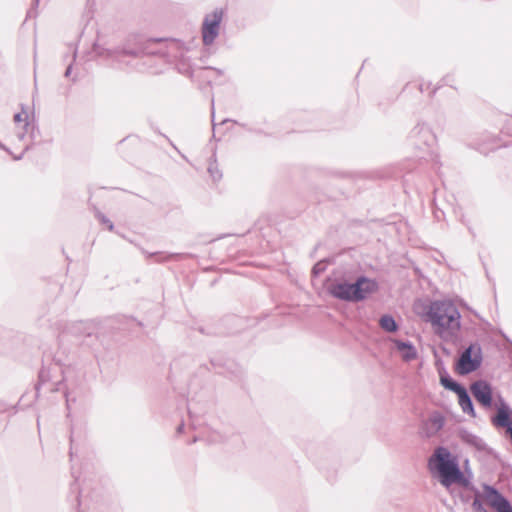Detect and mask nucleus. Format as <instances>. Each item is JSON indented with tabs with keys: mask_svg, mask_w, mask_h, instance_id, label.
I'll return each mask as SVG.
<instances>
[{
	"mask_svg": "<svg viewBox=\"0 0 512 512\" xmlns=\"http://www.w3.org/2000/svg\"><path fill=\"white\" fill-rule=\"evenodd\" d=\"M377 288V283L365 276H360L354 283L337 282L331 284L330 294L340 300L359 302L366 299Z\"/></svg>",
	"mask_w": 512,
	"mask_h": 512,
	"instance_id": "obj_4",
	"label": "nucleus"
},
{
	"mask_svg": "<svg viewBox=\"0 0 512 512\" xmlns=\"http://www.w3.org/2000/svg\"><path fill=\"white\" fill-rule=\"evenodd\" d=\"M470 391L476 401L486 409L493 405L492 387L486 380H477L470 385Z\"/></svg>",
	"mask_w": 512,
	"mask_h": 512,
	"instance_id": "obj_8",
	"label": "nucleus"
},
{
	"mask_svg": "<svg viewBox=\"0 0 512 512\" xmlns=\"http://www.w3.org/2000/svg\"><path fill=\"white\" fill-rule=\"evenodd\" d=\"M65 397H66V406H67V409L70 410V402H71V399L69 398V395L67 393H65Z\"/></svg>",
	"mask_w": 512,
	"mask_h": 512,
	"instance_id": "obj_30",
	"label": "nucleus"
},
{
	"mask_svg": "<svg viewBox=\"0 0 512 512\" xmlns=\"http://www.w3.org/2000/svg\"><path fill=\"white\" fill-rule=\"evenodd\" d=\"M438 158H439V157H438V155H433V156H432V160H433L435 163H437V164L439 163Z\"/></svg>",
	"mask_w": 512,
	"mask_h": 512,
	"instance_id": "obj_32",
	"label": "nucleus"
},
{
	"mask_svg": "<svg viewBox=\"0 0 512 512\" xmlns=\"http://www.w3.org/2000/svg\"><path fill=\"white\" fill-rule=\"evenodd\" d=\"M160 41L161 39H149L144 41L141 37L132 35L122 46L115 49H104L95 44L94 51L98 56L106 57L113 61H120L125 56L137 58L143 55H155L156 52L150 50L149 45Z\"/></svg>",
	"mask_w": 512,
	"mask_h": 512,
	"instance_id": "obj_3",
	"label": "nucleus"
},
{
	"mask_svg": "<svg viewBox=\"0 0 512 512\" xmlns=\"http://www.w3.org/2000/svg\"><path fill=\"white\" fill-rule=\"evenodd\" d=\"M96 217L102 224L106 225L110 231L114 229V224L112 223V221L108 217H106L102 212L97 210Z\"/></svg>",
	"mask_w": 512,
	"mask_h": 512,
	"instance_id": "obj_22",
	"label": "nucleus"
},
{
	"mask_svg": "<svg viewBox=\"0 0 512 512\" xmlns=\"http://www.w3.org/2000/svg\"><path fill=\"white\" fill-rule=\"evenodd\" d=\"M324 270V266L321 263H317L313 266L312 272L315 276L319 275Z\"/></svg>",
	"mask_w": 512,
	"mask_h": 512,
	"instance_id": "obj_26",
	"label": "nucleus"
},
{
	"mask_svg": "<svg viewBox=\"0 0 512 512\" xmlns=\"http://www.w3.org/2000/svg\"><path fill=\"white\" fill-rule=\"evenodd\" d=\"M199 440V438L197 436H195L192 440V442H197Z\"/></svg>",
	"mask_w": 512,
	"mask_h": 512,
	"instance_id": "obj_35",
	"label": "nucleus"
},
{
	"mask_svg": "<svg viewBox=\"0 0 512 512\" xmlns=\"http://www.w3.org/2000/svg\"><path fill=\"white\" fill-rule=\"evenodd\" d=\"M145 254L147 255L148 258L155 257L156 262H158V263H164L171 259L180 257L179 254H165L162 252H154V253L145 252Z\"/></svg>",
	"mask_w": 512,
	"mask_h": 512,
	"instance_id": "obj_19",
	"label": "nucleus"
},
{
	"mask_svg": "<svg viewBox=\"0 0 512 512\" xmlns=\"http://www.w3.org/2000/svg\"><path fill=\"white\" fill-rule=\"evenodd\" d=\"M424 89H425V84H423V83H422V84H420V85H419V90H420L421 92H424Z\"/></svg>",
	"mask_w": 512,
	"mask_h": 512,
	"instance_id": "obj_33",
	"label": "nucleus"
},
{
	"mask_svg": "<svg viewBox=\"0 0 512 512\" xmlns=\"http://www.w3.org/2000/svg\"><path fill=\"white\" fill-rule=\"evenodd\" d=\"M49 380V371H47L46 369L42 368L39 372V383L36 385V390L38 391L39 390V386L41 384H44L45 382H47Z\"/></svg>",
	"mask_w": 512,
	"mask_h": 512,
	"instance_id": "obj_24",
	"label": "nucleus"
},
{
	"mask_svg": "<svg viewBox=\"0 0 512 512\" xmlns=\"http://www.w3.org/2000/svg\"><path fill=\"white\" fill-rule=\"evenodd\" d=\"M76 55H77V51L75 50L74 53H73V60H75Z\"/></svg>",
	"mask_w": 512,
	"mask_h": 512,
	"instance_id": "obj_36",
	"label": "nucleus"
},
{
	"mask_svg": "<svg viewBox=\"0 0 512 512\" xmlns=\"http://www.w3.org/2000/svg\"><path fill=\"white\" fill-rule=\"evenodd\" d=\"M210 73H216L218 75L222 74L221 70L219 69L207 67L198 69L197 71L193 72L192 76L205 81L208 85H211V77L209 75Z\"/></svg>",
	"mask_w": 512,
	"mask_h": 512,
	"instance_id": "obj_17",
	"label": "nucleus"
},
{
	"mask_svg": "<svg viewBox=\"0 0 512 512\" xmlns=\"http://www.w3.org/2000/svg\"><path fill=\"white\" fill-rule=\"evenodd\" d=\"M461 439H462L465 443H467V444H469V445H471V446L475 447V448H476L477 450H479V451H484V450H486L487 445H486V443L484 442V440H483L482 438H480L479 436H477V435H475V434L471 433V432H468V431H466V430L462 431V433H461Z\"/></svg>",
	"mask_w": 512,
	"mask_h": 512,
	"instance_id": "obj_16",
	"label": "nucleus"
},
{
	"mask_svg": "<svg viewBox=\"0 0 512 512\" xmlns=\"http://www.w3.org/2000/svg\"><path fill=\"white\" fill-rule=\"evenodd\" d=\"M223 16L222 8H216L205 16L202 25V40L205 46L212 45L218 37Z\"/></svg>",
	"mask_w": 512,
	"mask_h": 512,
	"instance_id": "obj_6",
	"label": "nucleus"
},
{
	"mask_svg": "<svg viewBox=\"0 0 512 512\" xmlns=\"http://www.w3.org/2000/svg\"><path fill=\"white\" fill-rule=\"evenodd\" d=\"M458 399H459V405L462 409V411L471 417H475V409L474 404L472 402V399L466 390V388H463L461 391L457 393Z\"/></svg>",
	"mask_w": 512,
	"mask_h": 512,
	"instance_id": "obj_14",
	"label": "nucleus"
},
{
	"mask_svg": "<svg viewBox=\"0 0 512 512\" xmlns=\"http://www.w3.org/2000/svg\"><path fill=\"white\" fill-rule=\"evenodd\" d=\"M183 429H184V423H183V422H181V423L178 425V427H177L176 431H177V433H178V434H180V433H182V432H183Z\"/></svg>",
	"mask_w": 512,
	"mask_h": 512,
	"instance_id": "obj_29",
	"label": "nucleus"
},
{
	"mask_svg": "<svg viewBox=\"0 0 512 512\" xmlns=\"http://www.w3.org/2000/svg\"><path fill=\"white\" fill-rule=\"evenodd\" d=\"M71 72H72V63L68 65V67L66 68V71H65V77H69L71 75Z\"/></svg>",
	"mask_w": 512,
	"mask_h": 512,
	"instance_id": "obj_27",
	"label": "nucleus"
},
{
	"mask_svg": "<svg viewBox=\"0 0 512 512\" xmlns=\"http://www.w3.org/2000/svg\"><path fill=\"white\" fill-rule=\"evenodd\" d=\"M482 360L483 355L480 344L477 342L472 343L461 353L456 364V371L460 375H468L481 366Z\"/></svg>",
	"mask_w": 512,
	"mask_h": 512,
	"instance_id": "obj_5",
	"label": "nucleus"
},
{
	"mask_svg": "<svg viewBox=\"0 0 512 512\" xmlns=\"http://www.w3.org/2000/svg\"><path fill=\"white\" fill-rule=\"evenodd\" d=\"M427 320L434 331L443 340L457 335L461 328V314L451 300H435L431 302L427 312Z\"/></svg>",
	"mask_w": 512,
	"mask_h": 512,
	"instance_id": "obj_1",
	"label": "nucleus"
},
{
	"mask_svg": "<svg viewBox=\"0 0 512 512\" xmlns=\"http://www.w3.org/2000/svg\"><path fill=\"white\" fill-rule=\"evenodd\" d=\"M435 92H436V89H434V90L430 93V95H431V96H432V95H434V94H435Z\"/></svg>",
	"mask_w": 512,
	"mask_h": 512,
	"instance_id": "obj_37",
	"label": "nucleus"
},
{
	"mask_svg": "<svg viewBox=\"0 0 512 512\" xmlns=\"http://www.w3.org/2000/svg\"><path fill=\"white\" fill-rule=\"evenodd\" d=\"M439 374H440V383L445 389L450 390V391L454 392L455 394H457L459 391H461L463 388H465L462 384L453 380L444 368L441 371H439Z\"/></svg>",
	"mask_w": 512,
	"mask_h": 512,
	"instance_id": "obj_15",
	"label": "nucleus"
},
{
	"mask_svg": "<svg viewBox=\"0 0 512 512\" xmlns=\"http://www.w3.org/2000/svg\"><path fill=\"white\" fill-rule=\"evenodd\" d=\"M484 498L497 512H512V505L495 487L485 484Z\"/></svg>",
	"mask_w": 512,
	"mask_h": 512,
	"instance_id": "obj_9",
	"label": "nucleus"
},
{
	"mask_svg": "<svg viewBox=\"0 0 512 512\" xmlns=\"http://www.w3.org/2000/svg\"><path fill=\"white\" fill-rule=\"evenodd\" d=\"M380 327L387 332H396L398 330V324L394 317L386 314L383 315L379 320Z\"/></svg>",
	"mask_w": 512,
	"mask_h": 512,
	"instance_id": "obj_18",
	"label": "nucleus"
},
{
	"mask_svg": "<svg viewBox=\"0 0 512 512\" xmlns=\"http://www.w3.org/2000/svg\"><path fill=\"white\" fill-rule=\"evenodd\" d=\"M428 468L436 473L439 482L446 488L453 484L469 487L470 481L464 476L459 463L452 453L444 446L437 447L428 459Z\"/></svg>",
	"mask_w": 512,
	"mask_h": 512,
	"instance_id": "obj_2",
	"label": "nucleus"
},
{
	"mask_svg": "<svg viewBox=\"0 0 512 512\" xmlns=\"http://www.w3.org/2000/svg\"><path fill=\"white\" fill-rule=\"evenodd\" d=\"M445 423L444 416L440 412H434L423 424V433L426 437H431L439 432Z\"/></svg>",
	"mask_w": 512,
	"mask_h": 512,
	"instance_id": "obj_12",
	"label": "nucleus"
},
{
	"mask_svg": "<svg viewBox=\"0 0 512 512\" xmlns=\"http://www.w3.org/2000/svg\"><path fill=\"white\" fill-rule=\"evenodd\" d=\"M208 172L214 181H218L222 178V173L218 169L215 158L209 163Z\"/></svg>",
	"mask_w": 512,
	"mask_h": 512,
	"instance_id": "obj_20",
	"label": "nucleus"
},
{
	"mask_svg": "<svg viewBox=\"0 0 512 512\" xmlns=\"http://www.w3.org/2000/svg\"><path fill=\"white\" fill-rule=\"evenodd\" d=\"M214 115H215V112H214V100L212 99V122H214Z\"/></svg>",
	"mask_w": 512,
	"mask_h": 512,
	"instance_id": "obj_31",
	"label": "nucleus"
},
{
	"mask_svg": "<svg viewBox=\"0 0 512 512\" xmlns=\"http://www.w3.org/2000/svg\"><path fill=\"white\" fill-rule=\"evenodd\" d=\"M491 422L498 428L512 427V409L501 396L498 397L497 413L491 418Z\"/></svg>",
	"mask_w": 512,
	"mask_h": 512,
	"instance_id": "obj_11",
	"label": "nucleus"
},
{
	"mask_svg": "<svg viewBox=\"0 0 512 512\" xmlns=\"http://www.w3.org/2000/svg\"><path fill=\"white\" fill-rule=\"evenodd\" d=\"M70 452H69V455H70V458L72 459L73 458V447H72V444H73V437H72V434L70 435Z\"/></svg>",
	"mask_w": 512,
	"mask_h": 512,
	"instance_id": "obj_28",
	"label": "nucleus"
},
{
	"mask_svg": "<svg viewBox=\"0 0 512 512\" xmlns=\"http://www.w3.org/2000/svg\"><path fill=\"white\" fill-rule=\"evenodd\" d=\"M228 121H229V119H224V120L222 121V124H223V123H226V122H228Z\"/></svg>",
	"mask_w": 512,
	"mask_h": 512,
	"instance_id": "obj_38",
	"label": "nucleus"
},
{
	"mask_svg": "<svg viewBox=\"0 0 512 512\" xmlns=\"http://www.w3.org/2000/svg\"><path fill=\"white\" fill-rule=\"evenodd\" d=\"M40 0H33L34 5L37 7L39 5Z\"/></svg>",
	"mask_w": 512,
	"mask_h": 512,
	"instance_id": "obj_34",
	"label": "nucleus"
},
{
	"mask_svg": "<svg viewBox=\"0 0 512 512\" xmlns=\"http://www.w3.org/2000/svg\"><path fill=\"white\" fill-rule=\"evenodd\" d=\"M84 326H85V323H84V322H82V321H80V322H78V323L73 324V326H72V331H73V333H75V334L80 333L81 328H82V327H84Z\"/></svg>",
	"mask_w": 512,
	"mask_h": 512,
	"instance_id": "obj_25",
	"label": "nucleus"
},
{
	"mask_svg": "<svg viewBox=\"0 0 512 512\" xmlns=\"http://www.w3.org/2000/svg\"><path fill=\"white\" fill-rule=\"evenodd\" d=\"M472 508L475 512H488V510L484 507V504L481 500V495L478 491L475 493V498L472 503Z\"/></svg>",
	"mask_w": 512,
	"mask_h": 512,
	"instance_id": "obj_21",
	"label": "nucleus"
},
{
	"mask_svg": "<svg viewBox=\"0 0 512 512\" xmlns=\"http://www.w3.org/2000/svg\"><path fill=\"white\" fill-rule=\"evenodd\" d=\"M28 118L29 117L24 110V106L22 105V112L16 113L14 115V122L16 123V125L23 123L21 129L18 130L16 134L19 141L24 140L26 136H28L32 141H34L39 135V130L36 124L34 123V121H29Z\"/></svg>",
	"mask_w": 512,
	"mask_h": 512,
	"instance_id": "obj_10",
	"label": "nucleus"
},
{
	"mask_svg": "<svg viewBox=\"0 0 512 512\" xmlns=\"http://www.w3.org/2000/svg\"><path fill=\"white\" fill-rule=\"evenodd\" d=\"M408 141L416 149L432 147L436 142V136L428 125L418 123L409 133Z\"/></svg>",
	"mask_w": 512,
	"mask_h": 512,
	"instance_id": "obj_7",
	"label": "nucleus"
},
{
	"mask_svg": "<svg viewBox=\"0 0 512 512\" xmlns=\"http://www.w3.org/2000/svg\"><path fill=\"white\" fill-rule=\"evenodd\" d=\"M393 343L404 361L409 362L417 358V350L410 341L395 339Z\"/></svg>",
	"mask_w": 512,
	"mask_h": 512,
	"instance_id": "obj_13",
	"label": "nucleus"
},
{
	"mask_svg": "<svg viewBox=\"0 0 512 512\" xmlns=\"http://www.w3.org/2000/svg\"><path fill=\"white\" fill-rule=\"evenodd\" d=\"M0 149L8 152L9 154H11L13 156V159L14 160H20L23 158L24 154L30 149V145H26L23 149V151L19 154V155H13L11 153V151L9 150V148H7L2 142H0Z\"/></svg>",
	"mask_w": 512,
	"mask_h": 512,
	"instance_id": "obj_23",
	"label": "nucleus"
},
{
	"mask_svg": "<svg viewBox=\"0 0 512 512\" xmlns=\"http://www.w3.org/2000/svg\"><path fill=\"white\" fill-rule=\"evenodd\" d=\"M211 441L216 442L217 441V437H214Z\"/></svg>",
	"mask_w": 512,
	"mask_h": 512,
	"instance_id": "obj_39",
	"label": "nucleus"
}]
</instances>
